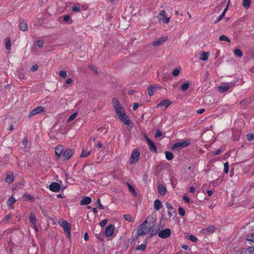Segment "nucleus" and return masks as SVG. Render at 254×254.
I'll use <instances>...</instances> for the list:
<instances>
[{
	"label": "nucleus",
	"instance_id": "2eb2a0df",
	"mask_svg": "<svg viewBox=\"0 0 254 254\" xmlns=\"http://www.w3.org/2000/svg\"><path fill=\"white\" fill-rule=\"evenodd\" d=\"M168 36H162L161 38H160L158 40L154 41L152 43V45L153 46H158L163 43H165L167 40H168Z\"/></svg>",
	"mask_w": 254,
	"mask_h": 254
},
{
	"label": "nucleus",
	"instance_id": "412c9836",
	"mask_svg": "<svg viewBox=\"0 0 254 254\" xmlns=\"http://www.w3.org/2000/svg\"><path fill=\"white\" fill-rule=\"evenodd\" d=\"M158 190L159 193L162 195H164L165 194L166 192V188L162 184H160L158 186Z\"/></svg>",
	"mask_w": 254,
	"mask_h": 254
},
{
	"label": "nucleus",
	"instance_id": "1a4fd4ad",
	"mask_svg": "<svg viewBox=\"0 0 254 254\" xmlns=\"http://www.w3.org/2000/svg\"><path fill=\"white\" fill-rule=\"evenodd\" d=\"M45 110V107L43 106H38L35 109H34L29 114H28V118H30L32 117L33 116L36 115L38 114H40L41 113H42L44 112Z\"/></svg>",
	"mask_w": 254,
	"mask_h": 254
},
{
	"label": "nucleus",
	"instance_id": "a19ab883",
	"mask_svg": "<svg viewBox=\"0 0 254 254\" xmlns=\"http://www.w3.org/2000/svg\"><path fill=\"white\" fill-rule=\"evenodd\" d=\"M219 40L221 41H227L228 42H230V40L225 35H221L220 37H219Z\"/></svg>",
	"mask_w": 254,
	"mask_h": 254
},
{
	"label": "nucleus",
	"instance_id": "0e129e2a",
	"mask_svg": "<svg viewBox=\"0 0 254 254\" xmlns=\"http://www.w3.org/2000/svg\"><path fill=\"white\" fill-rule=\"evenodd\" d=\"M72 82V80L71 78H67L66 81H65V83L67 84H71V83Z\"/></svg>",
	"mask_w": 254,
	"mask_h": 254
},
{
	"label": "nucleus",
	"instance_id": "dca6fc26",
	"mask_svg": "<svg viewBox=\"0 0 254 254\" xmlns=\"http://www.w3.org/2000/svg\"><path fill=\"white\" fill-rule=\"evenodd\" d=\"M145 139L150 150L152 152H156L157 151V148L153 141L147 136L145 137Z\"/></svg>",
	"mask_w": 254,
	"mask_h": 254
},
{
	"label": "nucleus",
	"instance_id": "4c0bfd02",
	"mask_svg": "<svg viewBox=\"0 0 254 254\" xmlns=\"http://www.w3.org/2000/svg\"><path fill=\"white\" fill-rule=\"evenodd\" d=\"M123 217L125 218V219L128 222H132V216L129 214H125L123 215Z\"/></svg>",
	"mask_w": 254,
	"mask_h": 254
},
{
	"label": "nucleus",
	"instance_id": "9d476101",
	"mask_svg": "<svg viewBox=\"0 0 254 254\" xmlns=\"http://www.w3.org/2000/svg\"><path fill=\"white\" fill-rule=\"evenodd\" d=\"M216 229V228L212 225L209 226L201 231V232L205 235H208L213 233Z\"/></svg>",
	"mask_w": 254,
	"mask_h": 254
},
{
	"label": "nucleus",
	"instance_id": "58836bf2",
	"mask_svg": "<svg viewBox=\"0 0 254 254\" xmlns=\"http://www.w3.org/2000/svg\"><path fill=\"white\" fill-rule=\"evenodd\" d=\"M229 164L228 162H225L224 164V173L225 174H227L229 172Z\"/></svg>",
	"mask_w": 254,
	"mask_h": 254
},
{
	"label": "nucleus",
	"instance_id": "ddd939ff",
	"mask_svg": "<svg viewBox=\"0 0 254 254\" xmlns=\"http://www.w3.org/2000/svg\"><path fill=\"white\" fill-rule=\"evenodd\" d=\"M172 102L168 99H165L160 102L157 105V108H164V110L166 109L171 104Z\"/></svg>",
	"mask_w": 254,
	"mask_h": 254
},
{
	"label": "nucleus",
	"instance_id": "09e8293b",
	"mask_svg": "<svg viewBox=\"0 0 254 254\" xmlns=\"http://www.w3.org/2000/svg\"><path fill=\"white\" fill-rule=\"evenodd\" d=\"M71 9L73 12H78L80 10V7L79 6H74L72 7Z\"/></svg>",
	"mask_w": 254,
	"mask_h": 254
},
{
	"label": "nucleus",
	"instance_id": "13d9d810",
	"mask_svg": "<svg viewBox=\"0 0 254 254\" xmlns=\"http://www.w3.org/2000/svg\"><path fill=\"white\" fill-rule=\"evenodd\" d=\"M221 149H219L218 150H217L216 151H215L213 153V155H218L219 154H220L221 152Z\"/></svg>",
	"mask_w": 254,
	"mask_h": 254
},
{
	"label": "nucleus",
	"instance_id": "423d86ee",
	"mask_svg": "<svg viewBox=\"0 0 254 254\" xmlns=\"http://www.w3.org/2000/svg\"><path fill=\"white\" fill-rule=\"evenodd\" d=\"M74 153V150L68 148L65 149L62 156V160L64 161H67Z\"/></svg>",
	"mask_w": 254,
	"mask_h": 254
},
{
	"label": "nucleus",
	"instance_id": "a211bd4d",
	"mask_svg": "<svg viewBox=\"0 0 254 254\" xmlns=\"http://www.w3.org/2000/svg\"><path fill=\"white\" fill-rule=\"evenodd\" d=\"M148 94L149 96H152L157 90V86L155 85H151L148 87Z\"/></svg>",
	"mask_w": 254,
	"mask_h": 254
},
{
	"label": "nucleus",
	"instance_id": "7ed1b4c3",
	"mask_svg": "<svg viewBox=\"0 0 254 254\" xmlns=\"http://www.w3.org/2000/svg\"><path fill=\"white\" fill-rule=\"evenodd\" d=\"M148 222L145 220L139 227L137 234L138 236L146 235L150 232V228L147 226Z\"/></svg>",
	"mask_w": 254,
	"mask_h": 254
},
{
	"label": "nucleus",
	"instance_id": "f704fd0d",
	"mask_svg": "<svg viewBox=\"0 0 254 254\" xmlns=\"http://www.w3.org/2000/svg\"><path fill=\"white\" fill-rule=\"evenodd\" d=\"M250 4L251 0H243V5L246 9L250 7Z\"/></svg>",
	"mask_w": 254,
	"mask_h": 254
},
{
	"label": "nucleus",
	"instance_id": "864d4df0",
	"mask_svg": "<svg viewBox=\"0 0 254 254\" xmlns=\"http://www.w3.org/2000/svg\"><path fill=\"white\" fill-rule=\"evenodd\" d=\"M166 207L168 209V210H173L174 208L173 207V206H172V205L169 203V202H167L166 203Z\"/></svg>",
	"mask_w": 254,
	"mask_h": 254
},
{
	"label": "nucleus",
	"instance_id": "72a5a7b5",
	"mask_svg": "<svg viewBox=\"0 0 254 254\" xmlns=\"http://www.w3.org/2000/svg\"><path fill=\"white\" fill-rule=\"evenodd\" d=\"M234 53L236 56L239 57H242L243 56V53L242 51L239 49H235L234 51Z\"/></svg>",
	"mask_w": 254,
	"mask_h": 254
},
{
	"label": "nucleus",
	"instance_id": "4468645a",
	"mask_svg": "<svg viewBox=\"0 0 254 254\" xmlns=\"http://www.w3.org/2000/svg\"><path fill=\"white\" fill-rule=\"evenodd\" d=\"M49 188L53 192H58L60 190L61 185L57 182H53L50 184Z\"/></svg>",
	"mask_w": 254,
	"mask_h": 254
},
{
	"label": "nucleus",
	"instance_id": "39448f33",
	"mask_svg": "<svg viewBox=\"0 0 254 254\" xmlns=\"http://www.w3.org/2000/svg\"><path fill=\"white\" fill-rule=\"evenodd\" d=\"M158 19L160 22L168 24L170 22V17H168L167 13L164 10H161L159 13Z\"/></svg>",
	"mask_w": 254,
	"mask_h": 254
},
{
	"label": "nucleus",
	"instance_id": "c85d7f7f",
	"mask_svg": "<svg viewBox=\"0 0 254 254\" xmlns=\"http://www.w3.org/2000/svg\"><path fill=\"white\" fill-rule=\"evenodd\" d=\"M5 48L9 50L11 47V41L9 38H6L5 40Z\"/></svg>",
	"mask_w": 254,
	"mask_h": 254
},
{
	"label": "nucleus",
	"instance_id": "bb28decb",
	"mask_svg": "<svg viewBox=\"0 0 254 254\" xmlns=\"http://www.w3.org/2000/svg\"><path fill=\"white\" fill-rule=\"evenodd\" d=\"M14 180L13 174H9L6 176L5 181L6 182L11 183Z\"/></svg>",
	"mask_w": 254,
	"mask_h": 254
},
{
	"label": "nucleus",
	"instance_id": "f8f14e48",
	"mask_svg": "<svg viewBox=\"0 0 254 254\" xmlns=\"http://www.w3.org/2000/svg\"><path fill=\"white\" fill-rule=\"evenodd\" d=\"M64 150V146L62 145H59L57 146L55 149V152L56 155V159H59L61 157Z\"/></svg>",
	"mask_w": 254,
	"mask_h": 254
},
{
	"label": "nucleus",
	"instance_id": "f3484780",
	"mask_svg": "<svg viewBox=\"0 0 254 254\" xmlns=\"http://www.w3.org/2000/svg\"><path fill=\"white\" fill-rule=\"evenodd\" d=\"M92 201V199L90 197L84 196L81 200L80 204V205H88L90 204Z\"/></svg>",
	"mask_w": 254,
	"mask_h": 254
},
{
	"label": "nucleus",
	"instance_id": "774afa93",
	"mask_svg": "<svg viewBox=\"0 0 254 254\" xmlns=\"http://www.w3.org/2000/svg\"><path fill=\"white\" fill-rule=\"evenodd\" d=\"M182 248L185 250H188L189 249V246L187 245L183 244L182 245Z\"/></svg>",
	"mask_w": 254,
	"mask_h": 254
},
{
	"label": "nucleus",
	"instance_id": "5701e85b",
	"mask_svg": "<svg viewBox=\"0 0 254 254\" xmlns=\"http://www.w3.org/2000/svg\"><path fill=\"white\" fill-rule=\"evenodd\" d=\"M20 29L22 31H26L28 29L27 24L23 20L20 22L19 24Z\"/></svg>",
	"mask_w": 254,
	"mask_h": 254
},
{
	"label": "nucleus",
	"instance_id": "a18cd8bd",
	"mask_svg": "<svg viewBox=\"0 0 254 254\" xmlns=\"http://www.w3.org/2000/svg\"><path fill=\"white\" fill-rule=\"evenodd\" d=\"M189 239L190 241L193 242H196L197 240V238L194 235H190L189 237Z\"/></svg>",
	"mask_w": 254,
	"mask_h": 254
},
{
	"label": "nucleus",
	"instance_id": "e2e57ef3",
	"mask_svg": "<svg viewBox=\"0 0 254 254\" xmlns=\"http://www.w3.org/2000/svg\"><path fill=\"white\" fill-rule=\"evenodd\" d=\"M195 189L193 187H190L189 188V191L190 193H194L195 192Z\"/></svg>",
	"mask_w": 254,
	"mask_h": 254
},
{
	"label": "nucleus",
	"instance_id": "f257e3e1",
	"mask_svg": "<svg viewBox=\"0 0 254 254\" xmlns=\"http://www.w3.org/2000/svg\"><path fill=\"white\" fill-rule=\"evenodd\" d=\"M112 104L115 112L120 120L126 125L131 127V122L129 120L128 116L125 113L124 108L120 104L118 99L116 98L112 99Z\"/></svg>",
	"mask_w": 254,
	"mask_h": 254
},
{
	"label": "nucleus",
	"instance_id": "e433bc0d",
	"mask_svg": "<svg viewBox=\"0 0 254 254\" xmlns=\"http://www.w3.org/2000/svg\"><path fill=\"white\" fill-rule=\"evenodd\" d=\"M15 202V199L13 196H11L8 199L7 203L9 205H12L14 204Z\"/></svg>",
	"mask_w": 254,
	"mask_h": 254
},
{
	"label": "nucleus",
	"instance_id": "4d7b16f0",
	"mask_svg": "<svg viewBox=\"0 0 254 254\" xmlns=\"http://www.w3.org/2000/svg\"><path fill=\"white\" fill-rule=\"evenodd\" d=\"M224 17L223 16H222L221 14L219 15L216 19V20L214 22V23H217L219 21H220L222 19V18Z\"/></svg>",
	"mask_w": 254,
	"mask_h": 254
},
{
	"label": "nucleus",
	"instance_id": "6e6552de",
	"mask_svg": "<svg viewBox=\"0 0 254 254\" xmlns=\"http://www.w3.org/2000/svg\"><path fill=\"white\" fill-rule=\"evenodd\" d=\"M171 235V230L169 228H166L159 232L158 237L162 239H166Z\"/></svg>",
	"mask_w": 254,
	"mask_h": 254
},
{
	"label": "nucleus",
	"instance_id": "c756f323",
	"mask_svg": "<svg viewBox=\"0 0 254 254\" xmlns=\"http://www.w3.org/2000/svg\"><path fill=\"white\" fill-rule=\"evenodd\" d=\"M95 206L101 210L104 209V206L101 204L100 198H99L95 203Z\"/></svg>",
	"mask_w": 254,
	"mask_h": 254
},
{
	"label": "nucleus",
	"instance_id": "c03bdc74",
	"mask_svg": "<svg viewBox=\"0 0 254 254\" xmlns=\"http://www.w3.org/2000/svg\"><path fill=\"white\" fill-rule=\"evenodd\" d=\"M59 75L62 77L65 78L67 75V73L65 70H60L59 72Z\"/></svg>",
	"mask_w": 254,
	"mask_h": 254
},
{
	"label": "nucleus",
	"instance_id": "6e6d98bb",
	"mask_svg": "<svg viewBox=\"0 0 254 254\" xmlns=\"http://www.w3.org/2000/svg\"><path fill=\"white\" fill-rule=\"evenodd\" d=\"M229 2L228 3V4L227 5V6L225 7V8L223 10L221 15L223 16H225V14H226V11H227V9H228V6H229Z\"/></svg>",
	"mask_w": 254,
	"mask_h": 254
},
{
	"label": "nucleus",
	"instance_id": "a878e982",
	"mask_svg": "<svg viewBox=\"0 0 254 254\" xmlns=\"http://www.w3.org/2000/svg\"><path fill=\"white\" fill-rule=\"evenodd\" d=\"M160 225L156 226L154 229H153L151 230V235L152 236H153V235H156L157 234H158L159 232L160 231Z\"/></svg>",
	"mask_w": 254,
	"mask_h": 254
},
{
	"label": "nucleus",
	"instance_id": "69168bd1",
	"mask_svg": "<svg viewBox=\"0 0 254 254\" xmlns=\"http://www.w3.org/2000/svg\"><path fill=\"white\" fill-rule=\"evenodd\" d=\"M206 192L209 196H211L213 193V191L212 190H207Z\"/></svg>",
	"mask_w": 254,
	"mask_h": 254
},
{
	"label": "nucleus",
	"instance_id": "6ab92c4d",
	"mask_svg": "<svg viewBox=\"0 0 254 254\" xmlns=\"http://www.w3.org/2000/svg\"><path fill=\"white\" fill-rule=\"evenodd\" d=\"M199 59L203 61H205L208 59V58L209 55V53L201 52L199 53Z\"/></svg>",
	"mask_w": 254,
	"mask_h": 254
},
{
	"label": "nucleus",
	"instance_id": "20e7f679",
	"mask_svg": "<svg viewBox=\"0 0 254 254\" xmlns=\"http://www.w3.org/2000/svg\"><path fill=\"white\" fill-rule=\"evenodd\" d=\"M140 157V153L137 149L134 150L131 153L129 159L130 165H133L137 163Z\"/></svg>",
	"mask_w": 254,
	"mask_h": 254
},
{
	"label": "nucleus",
	"instance_id": "ea45409f",
	"mask_svg": "<svg viewBox=\"0 0 254 254\" xmlns=\"http://www.w3.org/2000/svg\"><path fill=\"white\" fill-rule=\"evenodd\" d=\"M178 213L180 215L184 216L185 215V210L182 207H179L178 209Z\"/></svg>",
	"mask_w": 254,
	"mask_h": 254
},
{
	"label": "nucleus",
	"instance_id": "aec40b11",
	"mask_svg": "<svg viewBox=\"0 0 254 254\" xmlns=\"http://www.w3.org/2000/svg\"><path fill=\"white\" fill-rule=\"evenodd\" d=\"M29 220L31 223L34 225V227L35 228V230H37V228L36 226V223L37 222L36 218L34 213H30V216L29 217Z\"/></svg>",
	"mask_w": 254,
	"mask_h": 254
},
{
	"label": "nucleus",
	"instance_id": "bf43d9fd",
	"mask_svg": "<svg viewBox=\"0 0 254 254\" xmlns=\"http://www.w3.org/2000/svg\"><path fill=\"white\" fill-rule=\"evenodd\" d=\"M183 200H184V201L186 203H189L190 201V198H189V197H188L187 196H183Z\"/></svg>",
	"mask_w": 254,
	"mask_h": 254
},
{
	"label": "nucleus",
	"instance_id": "b1692460",
	"mask_svg": "<svg viewBox=\"0 0 254 254\" xmlns=\"http://www.w3.org/2000/svg\"><path fill=\"white\" fill-rule=\"evenodd\" d=\"M165 157H166V159L168 160H169V161L172 160L174 158V155L170 151H165Z\"/></svg>",
	"mask_w": 254,
	"mask_h": 254
},
{
	"label": "nucleus",
	"instance_id": "3c124183",
	"mask_svg": "<svg viewBox=\"0 0 254 254\" xmlns=\"http://www.w3.org/2000/svg\"><path fill=\"white\" fill-rule=\"evenodd\" d=\"M24 196H25L26 198H27V199H29V200H31L32 201H34V200H35L34 197L33 196H31V195H29V194H25V195H24Z\"/></svg>",
	"mask_w": 254,
	"mask_h": 254
},
{
	"label": "nucleus",
	"instance_id": "7c9ffc66",
	"mask_svg": "<svg viewBox=\"0 0 254 254\" xmlns=\"http://www.w3.org/2000/svg\"><path fill=\"white\" fill-rule=\"evenodd\" d=\"M229 85L221 86L219 87V91L221 92H224L226 91L229 88Z\"/></svg>",
	"mask_w": 254,
	"mask_h": 254
},
{
	"label": "nucleus",
	"instance_id": "de8ad7c7",
	"mask_svg": "<svg viewBox=\"0 0 254 254\" xmlns=\"http://www.w3.org/2000/svg\"><path fill=\"white\" fill-rule=\"evenodd\" d=\"M44 42L43 40H39L37 42V45L39 47H42L44 46Z\"/></svg>",
	"mask_w": 254,
	"mask_h": 254
},
{
	"label": "nucleus",
	"instance_id": "603ef678",
	"mask_svg": "<svg viewBox=\"0 0 254 254\" xmlns=\"http://www.w3.org/2000/svg\"><path fill=\"white\" fill-rule=\"evenodd\" d=\"M107 222V220L106 219H104L99 223V225L102 227H104L106 225Z\"/></svg>",
	"mask_w": 254,
	"mask_h": 254
},
{
	"label": "nucleus",
	"instance_id": "680f3d73",
	"mask_svg": "<svg viewBox=\"0 0 254 254\" xmlns=\"http://www.w3.org/2000/svg\"><path fill=\"white\" fill-rule=\"evenodd\" d=\"M69 18H70L69 16L68 15H66L64 16L63 20L65 22H67V21H68Z\"/></svg>",
	"mask_w": 254,
	"mask_h": 254
},
{
	"label": "nucleus",
	"instance_id": "9b49d317",
	"mask_svg": "<svg viewBox=\"0 0 254 254\" xmlns=\"http://www.w3.org/2000/svg\"><path fill=\"white\" fill-rule=\"evenodd\" d=\"M114 228L115 226L113 224H110L109 226H108L105 229L104 234L105 236L106 237L112 236L114 232Z\"/></svg>",
	"mask_w": 254,
	"mask_h": 254
},
{
	"label": "nucleus",
	"instance_id": "338daca9",
	"mask_svg": "<svg viewBox=\"0 0 254 254\" xmlns=\"http://www.w3.org/2000/svg\"><path fill=\"white\" fill-rule=\"evenodd\" d=\"M205 111L204 109H200L198 110H197L196 113L198 114H201L203 113Z\"/></svg>",
	"mask_w": 254,
	"mask_h": 254
},
{
	"label": "nucleus",
	"instance_id": "5fc2aeb1",
	"mask_svg": "<svg viewBox=\"0 0 254 254\" xmlns=\"http://www.w3.org/2000/svg\"><path fill=\"white\" fill-rule=\"evenodd\" d=\"M38 65L37 64H34L31 67V70L32 71H35L38 69Z\"/></svg>",
	"mask_w": 254,
	"mask_h": 254
},
{
	"label": "nucleus",
	"instance_id": "4be33fe9",
	"mask_svg": "<svg viewBox=\"0 0 254 254\" xmlns=\"http://www.w3.org/2000/svg\"><path fill=\"white\" fill-rule=\"evenodd\" d=\"M162 207V204L159 199H156L154 202V208L157 210H160Z\"/></svg>",
	"mask_w": 254,
	"mask_h": 254
},
{
	"label": "nucleus",
	"instance_id": "393cba45",
	"mask_svg": "<svg viewBox=\"0 0 254 254\" xmlns=\"http://www.w3.org/2000/svg\"><path fill=\"white\" fill-rule=\"evenodd\" d=\"M146 248V242H144V243L136 247L135 248V250L136 251H144L145 250Z\"/></svg>",
	"mask_w": 254,
	"mask_h": 254
},
{
	"label": "nucleus",
	"instance_id": "79ce46f5",
	"mask_svg": "<svg viewBox=\"0 0 254 254\" xmlns=\"http://www.w3.org/2000/svg\"><path fill=\"white\" fill-rule=\"evenodd\" d=\"M247 138L249 141H252L254 140V134L249 133L247 135Z\"/></svg>",
	"mask_w": 254,
	"mask_h": 254
},
{
	"label": "nucleus",
	"instance_id": "473e14b6",
	"mask_svg": "<svg viewBox=\"0 0 254 254\" xmlns=\"http://www.w3.org/2000/svg\"><path fill=\"white\" fill-rule=\"evenodd\" d=\"M190 86V84L188 82H185L181 85V90L183 91H186Z\"/></svg>",
	"mask_w": 254,
	"mask_h": 254
},
{
	"label": "nucleus",
	"instance_id": "2f4dec72",
	"mask_svg": "<svg viewBox=\"0 0 254 254\" xmlns=\"http://www.w3.org/2000/svg\"><path fill=\"white\" fill-rule=\"evenodd\" d=\"M246 239L249 241H251L254 243V233L247 235Z\"/></svg>",
	"mask_w": 254,
	"mask_h": 254
},
{
	"label": "nucleus",
	"instance_id": "c9c22d12",
	"mask_svg": "<svg viewBox=\"0 0 254 254\" xmlns=\"http://www.w3.org/2000/svg\"><path fill=\"white\" fill-rule=\"evenodd\" d=\"M127 187H128V190H129V191L131 192V193L135 196L136 195V192H135V189H134V188L129 184H127Z\"/></svg>",
	"mask_w": 254,
	"mask_h": 254
},
{
	"label": "nucleus",
	"instance_id": "f03ea898",
	"mask_svg": "<svg viewBox=\"0 0 254 254\" xmlns=\"http://www.w3.org/2000/svg\"><path fill=\"white\" fill-rule=\"evenodd\" d=\"M190 140L189 139L181 140L180 142L174 143L171 147L173 150L179 151L180 149L185 148L190 144Z\"/></svg>",
	"mask_w": 254,
	"mask_h": 254
},
{
	"label": "nucleus",
	"instance_id": "cd10ccee",
	"mask_svg": "<svg viewBox=\"0 0 254 254\" xmlns=\"http://www.w3.org/2000/svg\"><path fill=\"white\" fill-rule=\"evenodd\" d=\"M91 153L90 151H86L85 149H82L80 157H88Z\"/></svg>",
	"mask_w": 254,
	"mask_h": 254
},
{
	"label": "nucleus",
	"instance_id": "8fccbe9b",
	"mask_svg": "<svg viewBox=\"0 0 254 254\" xmlns=\"http://www.w3.org/2000/svg\"><path fill=\"white\" fill-rule=\"evenodd\" d=\"M162 135V132L160 130H157L155 133V137H159Z\"/></svg>",
	"mask_w": 254,
	"mask_h": 254
},
{
	"label": "nucleus",
	"instance_id": "37998d69",
	"mask_svg": "<svg viewBox=\"0 0 254 254\" xmlns=\"http://www.w3.org/2000/svg\"><path fill=\"white\" fill-rule=\"evenodd\" d=\"M77 115V113H74L73 114L69 116V117L68 118V122H70V121H73Z\"/></svg>",
	"mask_w": 254,
	"mask_h": 254
},
{
	"label": "nucleus",
	"instance_id": "052dcab7",
	"mask_svg": "<svg viewBox=\"0 0 254 254\" xmlns=\"http://www.w3.org/2000/svg\"><path fill=\"white\" fill-rule=\"evenodd\" d=\"M90 69H91V70L93 71L96 74H98V72L97 69V68H96L95 66H91L90 67Z\"/></svg>",
	"mask_w": 254,
	"mask_h": 254
},
{
	"label": "nucleus",
	"instance_id": "0eeeda50",
	"mask_svg": "<svg viewBox=\"0 0 254 254\" xmlns=\"http://www.w3.org/2000/svg\"><path fill=\"white\" fill-rule=\"evenodd\" d=\"M59 224L63 228L64 232L71 231V224L64 219H60L59 220Z\"/></svg>",
	"mask_w": 254,
	"mask_h": 254
},
{
	"label": "nucleus",
	"instance_id": "49530a36",
	"mask_svg": "<svg viewBox=\"0 0 254 254\" xmlns=\"http://www.w3.org/2000/svg\"><path fill=\"white\" fill-rule=\"evenodd\" d=\"M180 71L179 69L175 68L173 70L172 72V74L175 76H178L180 73Z\"/></svg>",
	"mask_w": 254,
	"mask_h": 254
}]
</instances>
